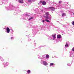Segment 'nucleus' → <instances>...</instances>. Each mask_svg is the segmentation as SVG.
<instances>
[{"label": "nucleus", "instance_id": "f257e3e1", "mask_svg": "<svg viewBox=\"0 0 74 74\" xmlns=\"http://www.w3.org/2000/svg\"><path fill=\"white\" fill-rule=\"evenodd\" d=\"M70 53L69 57H73V62H74V54H73V52L72 51H70Z\"/></svg>", "mask_w": 74, "mask_h": 74}, {"label": "nucleus", "instance_id": "f03ea898", "mask_svg": "<svg viewBox=\"0 0 74 74\" xmlns=\"http://www.w3.org/2000/svg\"><path fill=\"white\" fill-rule=\"evenodd\" d=\"M3 64L4 65V67H5L8 66L10 64V63L8 62H5L3 63Z\"/></svg>", "mask_w": 74, "mask_h": 74}, {"label": "nucleus", "instance_id": "7ed1b4c3", "mask_svg": "<svg viewBox=\"0 0 74 74\" xmlns=\"http://www.w3.org/2000/svg\"><path fill=\"white\" fill-rule=\"evenodd\" d=\"M56 64L55 63H51L50 64L49 66L50 67H54L55 66Z\"/></svg>", "mask_w": 74, "mask_h": 74}, {"label": "nucleus", "instance_id": "20e7f679", "mask_svg": "<svg viewBox=\"0 0 74 74\" xmlns=\"http://www.w3.org/2000/svg\"><path fill=\"white\" fill-rule=\"evenodd\" d=\"M43 64L44 66H47L48 65V63L47 62L44 61H43Z\"/></svg>", "mask_w": 74, "mask_h": 74}, {"label": "nucleus", "instance_id": "39448f33", "mask_svg": "<svg viewBox=\"0 0 74 74\" xmlns=\"http://www.w3.org/2000/svg\"><path fill=\"white\" fill-rule=\"evenodd\" d=\"M6 30L8 33H10V28H9V27H7L6 28Z\"/></svg>", "mask_w": 74, "mask_h": 74}, {"label": "nucleus", "instance_id": "423d86ee", "mask_svg": "<svg viewBox=\"0 0 74 74\" xmlns=\"http://www.w3.org/2000/svg\"><path fill=\"white\" fill-rule=\"evenodd\" d=\"M18 2H19V3H23L24 2H23V0H19L18 1Z\"/></svg>", "mask_w": 74, "mask_h": 74}, {"label": "nucleus", "instance_id": "0eeeda50", "mask_svg": "<svg viewBox=\"0 0 74 74\" xmlns=\"http://www.w3.org/2000/svg\"><path fill=\"white\" fill-rule=\"evenodd\" d=\"M47 4V3H46V2L45 1H43L42 2V5H45Z\"/></svg>", "mask_w": 74, "mask_h": 74}, {"label": "nucleus", "instance_id": "6e6552de", "mask_svg": "<svg viewBox=\"0 0 74 74\" xmlns=\"http://www.w3.org/2000/svg\"><path fill=\"white\" fill-rule=\"evenodd\" d=\"M0 59L1 61H4V60L3 58V57L1 56H0Z\"/></svg>", "mask_w": 74, "mask_h": 74}, {"label": "nucleus", "instance_id": "1a4fd4ad", "mask_svg": "<svg viewBox=\"0 0 74 74\" xmlns=\"http://www.w3.org/2000/svg\"><path fill=\"white\" fill-rule=\"evenodd\" d=\"M27 72L28 74H30V73H31V71L30 70H28L27 71Z\"/></svg>", "mask_w": 74, "mask_h": 74}, {"label": "nucleus", "instance_id": "9d476101", "mask_svg": "<svg viewBox=\"0 0 74 74\" xmlns=\"http://www.w3.org/2000/svg\"><path fill=\"white\" fill-rule=\"evenodd\" d=\"M61 35H58L57 36V38H61Z\"/></svg>", "mask_w": 74, "mask_h": 74}, {"label": "nucleus", "instance_id": "9b49d317", "mask_svg": "<svg viewBox=\"0 0 74 74\" xmlns=\"http://www.w3.org/2000/svg\"><path fill=\"white\" fill-rule=\"evenodd\" d=\"M50 8H51V10H52V11H54V10H55V8H54V7H51Z\"/></svg>", "mask_w": 74, "mask_h": 74}, {"label": "nucleus", "instance_id": "f8f14e48", "mask_svg": "<svg viewBox=\"0 0 74 74\" xmlns=\"http://www.w3.org/2000/svg\"><path fill=\"white\" fill-rule=\"evenodd\" d=\"M46 58H49V56L48 54H46Z\"/></svg>", "mask_w": 74, "mask_h": 74}, {"label": "nucleus", "instance_id": "ddd939ff", "mask_svg": "<svg viewBox=\"0 0 74 74\" xmlns=\"http://www.w3.org/2000/svg\"><path fill=\"white\" fill-rule=\"evenodd\" d=\"M52 36L53 37V40H55L56 38V37H55V35H53Z\"/></svg>", "mask_w": 74, "mask_h": 74}, {"label": "nucleus", "instance_id": "4468645a", "mask_svg": "<svg viewBox=\"0 0 74 74\" xmlns=\"http://www.w3.org/2000/svg\"><path fill=\"white\" fill-rule=\"evenodd\" d=\"M45 21H46V22H49V23L50 22V21H49L48 20L45 19Z\"/></svg>", "mask_w": 74, "mask_h": 74}, {"label": "nucleus", "instance_id": "2eb2a0df", "mask_svg": "<svg viewBox=\"0 0 74 74\" xmlns=\"http://www.w3.org/2000/svg\"><path fill=\"white\" fill-rule=\"evenodd\" d=\"M49 14V12H46L45 15L47 16H48Z\"/></svg>", "mask_w": 74, "mask_h": 74}, {"label": "nucleus", "instance_id": "dca6fc26", "mask_svg": "<svg viewBox=\"0 0 74 74\" xmlns=\"http://www.w3.org/2000/svg\"><path fill=\"white\" fill-rule=\"evenodd\" d=\"M44 18H45L46 19H48L49 18V17L48 16H44Z\"/></svg>", "mask_w": 74, "mask_h": 74}, {"label": "nucleus", "instance_id": "f3484780", "mask_svg": "<svg viewBox=\"0 0 74 74\" xmlns=\"http://www.w3.org/2000/svg\"><path fill=\"white\" fill-rule=\"evenodd\" d=\"M67 66H71V64H67Z\"/></svg>", "mask_w": 74, "mask_h": 74}, {"label": "nucleus", "instance_id": "a211bd4d", "mask_svg": "<svg viewBox=\"0 0 74 74\" xmlns=\"http://www.w3.org/2000/svg\"><path fill=\"white\" fill-rule=\"evenodd\" d=\"M33 19V17H31V18H30L28 20H29V21H30V20H31V19Z\"/></svg>", "mask_w": 74, "mask_h": 74}, {"label": "nucleus", "instance_id": "6ab92c4d", "mask_svg": "<svg viewBox=\"0 0 74 74\" xmlns=\"http://www.w3.org/2000/svg\"><path fill=\"white\" fill-rule=\"evenodd\" d=\"M65 15H66V14H65V13H63L62 14V16H65Z\"/></svg>", "mask_w": 74, "mask_h": 74}, {"label": "nucleus", "instance_id": "aec40b11", "mask_svg": "<svg viewBox=\"0 0 74 74\" xmlns=\"http://www.w3.org/2000/svg\"><path fill=\"white\" fill-rule=\"evenodd\" d=\"M62 1H59V4H62Z\"/></svg>", "mask_w": 74, "mask_h": 74}, {"label": "nucleus", "instance_id": "412c9836", "mask_svg": "<svg viewBox=\"0 0 74 74\" xmlns=\"http://www.w3.org/2000/svg\"><path fill=\"white\" fill-rule=\"evenodd\" d=\"M68 44H67V43H66V44L65 45V47H68Z\"/></svg>", "mask_w": 74, "mask_h": 74}, {"label": "nucleus", "instance_id": "4be33fe9", "mask_svg": "<svg viewBox=\"0 0 74 74\" xmlns=\"http://www.w3.org/2000/svg\"><path fill=\"white\" fill-rule=\"evenodd\" d=\"M72 51H73V52H74V47L72 48Z\"/></svg>", "mask_w": 74, "mask_h": 74}, {"label": "nucleus", "instance_id": "5701e85b", "mask_svg": "<svg viewBox=\"0 0 74 74\" xmlns=\"http://www.w3.org/2000/svg\"><path fill=\"white\" fill-rule=\"evenodd\" d=\"M32 0H28V1L29 2H31V1H32Z\"/></svg>", "mask_w": 74, "mask_h": 74}, {"label": "nucleus", "instance_id": "b1692460", "mask_svg": "<svg viewBox=\"0 0 74 74\" xmlns=\"http://www.w3.org/2000/svg\"><path fill=\"white\" fill-rule=\"evenodd\" d=\"M72 24L73 25H74V21L72 23Z\"/></svg>", "mask_w": 74, "mask_h": 74}, {"label": "nucleus", "instance_id": "393cba45", "mask_svg": "<svg viewBox=\"0 0 74 74\" xmlns=\"http://www.w3.org/2000/svg\"><path fill=\"white\" fill-rule=\"evenodd\" d=\"M44 22H45L44 20H42V22L43 23H44Z\"/></svg>", "mask_w": 74, "mask_h": 74}, {"label": "nucleus", "instance_id": "a878e982", "mask_svg": "<svg viewBox=\"0 0 74 74\" xmlns=\"http://www.w3.org/2000/svg\"><path fill=\"white\" fill-rule=\"evenodd\" d=\"M12 38H13V37H11V40H12Z\"/></svg>", "mask_w": 74, "mask_h": 74}, {"label": "nucleus", "instance_id": "bb28decb", "mask_svg": "<svg viewBox=\"0 0 74 74\" xmlns=\"http://www.w3.org/2000/svg\"><path fill=\"white\" fill-rule=\"evenodd\" d=\"M40 3H42V1H40Z\"/></svg>", "mask_w": 74, "mask_h": 74}, {"label": "nucleus", "instance_id": "cd10ccee", "mask_svg": "<svg viewBox=\"0 0 74 74\" xmlns=\"http://www.w3.org/2000/svg\"><path fill=\"white\" fill-rule=\"evenodd\" d=\"M38 59H39L40 58V57H38Z\"/></svg>", "mask_w": 74, "mask_h": 74}, {"label": "nucleus", "instance_id": "c85d7f7f", "mask_svg": "<svg viewBox=\"0 0 74 74\" xmlns=\"http://www.w3.org/2000/svg\"><path fill=\"white\" fill-rule=\"evenodd\" d=\"M73 15H74V13H73Z\"/></svg>", "mask_w": 74, "mask_h": 74}, {"label": "nucleus", "instance_id": "c756f323", "mask_svg": "<svg viewBox=\"0 0 74 74\" xmlns=\"http://www.w3.org/2000/svg\"><path fill=\"white\" fill-rule=\"evenodd\" d=\"M66 50V49H65Z\"/></svg>", "mask_w": 74, "mask_h": 74}]
</instances>
